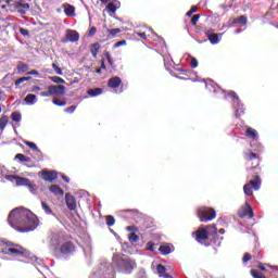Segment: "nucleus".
Here are the masks:
<instances>
[{
    "mask_svg": "<svg viewBox=\"0 0 278 278\" xmlns=\"http://www.w3.org/2000/svg\"><path fill=\"white\" fill-rule=\"evenodd\" d=\"M8 223L10 227L20 231V233L34 231L38 228V225H40L38 216L25 207H16L12 210L9 214Z\"/></svg>",
    "mask_w": 278,
    "mask_h": 278,
    "instance_id": "nucleus-1",
    "label": "nucleus"
},
{
    "mask_svg": "<svg viewBox=\"0 0 278 278\" xmlns=\"http://www.w3.org/2000/svg\"><path fill=\"white\" fill-rule=\"evenodd\" d=\"M136 268H138L136 260L123 253H114L112 263L106 261L100 263V270L102 273L106 271V275H109L108 278H114V273L116 271L122 273V275H131Z\"/></svg>",
    "mask_w": 278,
    "mask_h": 278,
    "instance_id": "nucleus-2",
    "label": "nucleus"
},
{
    "mask_svg": "<svg viewBox=\"0 0 278 278\" xmlns=\"http://www.w3.org/2000/svg\"><path fill=\"white\" fill-rule=\"evenodd\" d=\"M205 88L210 91L213 90L215 94H223L224 99H231L236 118H240V116L244 114V104L240 102V98L236 91H229L228 93H225V90H223L218 85L214 83H205Z\"/></svg>",
    "mask_w": 278,
    "mask_h": 278,
    "instance_id": "nucleus-3",
    "label": "nucleus"
},
{
    "mask_svg": "<svg viewBox=\"0 0 278 278\" xmlns=\"http://www.w3.org/2000/svg\"><path fill=\"white\" fill-rule=\"evenodd\" d=\"M50 249L51 251L59 250L63 257H71V255L75 253V244H73V242L67 241L60 245V241L55 238L51 239Z\"/></svg>",
    "mask_w": 278,
    "mask_h": 278,
    "instance_id": "nucleus-4",
    "label": "nucleus"
},
{
    "mask_svg": "<svg viewBox=\"0 0 278 278\" xmlns=\"http://www.w3.org/2000/svg\"><path fill=\"white\" fill-rule=\"evenodd\" d=\"M2 242H4V244L7 245V248L1 249L2 255H11L13 257H18V255H26L27 253V250H25L23 247L14 242L8 240H3Z\"/></svg>",
    "mask_w": 278,
    "mask_h": 278,
    "instance_id": "nucleus-5",
    "label": "nucleus"
},
{
    "mask_svg": "<svg viewBox=\"0 0 278 278\" xmlns=\"http://www.w3.org/2000/svg\"><path fill=\"white\" fill-rule=\"evenodd\" d=\"M217 229L215 225L205 226L199 228L195 232H193V236H195L197 242L200 244H203L205 240L210 239V236H216Z\"/></svg>",
    "mask_w": 278,
    "mask_h": 278,
    "instance_id": "nucleus-6",
    "label": "nucleus"
},
{
    "mask_svg": "<svg viewBox=\"0 0 278 278\" xmlns=\"http://www.w3.org/2000/svg\"><path fill=\"white\" fill-rule=\"evenodd\" d=\"M198 216L201 223H210L216 218V211L212 207L202 206L198 210Z\"/></svg>",
    "mask_w": 278,
    "mask_h": 278,
    "instance_id": "nucleus-7",
    "label": "nucleus"
},
{
    "mask_svg": "<svg viewBox=\"0 0 278 278\" xmlns=\"http://www.w3.org/2000/svg\"><path fill=\"white\" fill-rule=\"evenodd\" d=\"M47 90H50L52 97H63V94H66V86L64 85H50Z\"/></svg>",
    "mask_w": 278,
    "mask_h": 278,
    "instance_id": "nucleus-8",
    "label": "nucleus"
},
{
    "mask_svg": "<svg viewBox=\"0 0 278 278\" xmlns=\"http://www.w3.org/2000/svg\"><path fill=\"white\" fill-rule=\"evenodd\" d=\"M238 216L239 218H244L245 216H249V218H253V216H255L253 207H251V204H249V202H245V206H242L239 210Z\"/></svg>",
    "mask_w": 278,
    "mask_h": 278,
    "instance_id": "nucleus-9",
    "label": "nucleus"
},
{
    "mask_svg": "<svg viewBox=\"0 0 278 278\" xmlns=\"http://www.w3.org/2000/svg\"><path fill=\"white\" fill-rule=\"evenodd\" d=\"M224 34L225 33H220V34L212 33V30L205 31V35L207 36L211 45H218V42H220V40H223Z\"/></svg>",
    "mask_w": 278,
    "mask_h": 278,
    "instance_id": "nucleus-10",
    "label": "nucleus"
},
{
    "mask_svg": "<svg viewBox=\"0 0 278 278\" xmlns=\"http://www.w3.org/2000/svg\"><path fill=\"white\" fill-rule=\"evenodd\" d=\"M39 175H41L43 181H49L50 184H53V181L58 179V173L55 172H49L45 169L42 172H39Z\"/></svg>",
    "mask_w": 278,
    "mask_h": 278,
    "instance_id": "nucleus-11",
    "label": "nucleus"
},
{
    "mask_svg": "<svg viewBox=\"0 0 278 278\" xmlns=\"http://www.w3.org/2000/svg\"><path fill=\"white\" fill-rule=\"evenodd\" d=\"M65 203L71 212H75L77 210V200L71 193L65 194Z\"/></svg>",
    "mask_w": 278,
    "mask_h": 278,
    "instance_id": "nucleus-12",
    "label": "nucleus"
},
{
    "mask_svg": "<svg viewBox=\"0 0 278 278\" xmlns=\"http://www.w3.org/2000/svg\"><path fill=\"white\" fill-rule=\"evenodd\" d=\"M79 40V33L77 30L67 29L65 34V39L63 42H77Z\"/></svg>",
    "mask_w": 278,
    "mask_h": 278,
    "instance_id": "nucleus-13",
    "label": "nucleus"
},
{
    "mask_svg": "<svg viewBox=\"0 0 278 278\" xmlns=\"http://www.w3.org/2000/svg\"><path fill=\"white\" fill-rule=\"evenodd\" d=\"M119 8H121V2L118 0H112L106 5V10L108 12H110V16H112V14H116V10H118Z\"/></svg>",
    "mask_w": 278,
    "mask_h": 278,
    "instance_id": "nucleus-14",
    "label": "nucleus"
},
{
    "mask_svg": "<svg viewBox=\"0 0 278 278\" xmlns=\"http://www.w3.org/2000/svg\"><path fill=\"white\" fill-rule=\"evenodd\" d=\"M15 10H18L20 14H25L27 12V10H29V3H23V2H18L15 1L13 3Z\"/></svg>",
    "mask_w": 278,
    "mask_h": 278,
    "instance_id": "nucleus-15",
    "label": "nucleus"
},
{
    "mask_svg": "<svg viewBox=\"0 0 278 278\" xmlns=\"http://www.w3.org/2000/svg\"><path fill=\"white\" fill-rule=\"evenodd\" d=\"M245 136L248 138H252L254 140V142H257V140H260V134L257 132V130H255L254 128H251L249 126L247 127Z\"/></svg>",
    "mask_w": 278,
    "mask_h": 278,
    "instance_id": "nucleus-16",
    "label": "nucleus"
},
{
    "mask_svg": "<svg viewBox=\"0 0 278 278\" xmlns=\"http://www.w3.org/2000/svg\"><path fill=\"white\" fill-rule=\"evenodd\" d=\"M62 8L64 10V13L66 16L75 17V7L68 3L62 4Z\"/></svg>",
    "mask_w": 278,
    "mask_h": 278,
    "instance_id": "nucleus-17",
    "label": "nucleus"
},
{
    "mask_svg": "<svg viewBox=\"0 0 278 278\" xmlns=\"http://www.w3.org/2000/svg\"><path fill=\"white\" fill-rule=\"evenodd\" d=\"M123 84V80L118 76L111 77L108 81L109 88H118Z\"/></svg>",
    "mask_w": 278,
    "mask_h": 278,
    "instance_id": "nucleus-18",
    "label": "nucleus"
},
{
    "mask_svg": "<svg viewBox=\"0 0 278 278\" xmlns=\"http://www.w3.org/2000/svg\"><path fill=\"white\" fill-rule=\"evenodd\" d=\"M24 102L26 105H36V103H38V97H36L34 93H28L24 98Z\"/></svg>",
    "mask_w": 278,
    "mask_h": 278,
    "instance_id": "nucleus-19",
    "label": "nucleus"
},
{
    "mask_svg": "<svg viewBox=\"0 0 278 278\" xmlns=\"http://www.w3.org/2000/svg\"><path fill=\"white\" fill-rule=\"evenodd\" d=\"M41 208L43 210L45 214H47V216H53L54 218H58V215L53 213V210H51V206H49L47 202L41 201Z\"/></svg>",
    "mask_w": 278,
    "mask_h": 278,
    "instance_id": "nucleus-20",
    "label": "nucleus"
},
{
    "mask_svg": "<svg viewBox=\"0 0 278 278\" xmlns=\"http://www.w3.org/2000/svg\"><path fill=\"white\" fill-rule=\"evenodd\" d=\"M174 250L175 249L173 248L172 244H165L159 248V251L162 255H170V253H173Z\"/></svg>",
    "mask_w": 278,
    "mask_h": 278,
    "instance_id": "nucleus-21",
    "label": "nucleus"
},
{
    "mask_svg": "<svg viewBox=\"0 0 278 278\" xmlns=\"http://www.w3.org/2000/svg\"><path fill=\"white\" fill-rule=\"evenodd\" d=\"M248 23H249V18L247 17V15H241L232 20V25H241V27L247 25Z\"/></svg>",
    "mask_w": 278,
    "mask_h": 278,
    "instance_id": "nucleus-22",
    "label": "nucleus"
},
{
    "mask_svg": "<svg viewBox=\"0 0 278 278\" xmlns=\"http://www.w3.org/2000/svg\"><path fill=\"white\" fill-rule=\"evenodd\" d=\"M29 192L34 194V197H40L38 193V185L31 182V180L28 182L27 187Z\"/></svg>",
    "mask_w": 278,
    "mask_h": 278,
    "instance_id": "nucleus-23",
    "label": "nucleus"
},
{
    "mask_svg": "<svg viewBox=\"0 0 278 278\" xmlns=\"http://www.w3.org/2000/svg\"><path fill=\"white\" fill-rule=\"evenodd\" d=\"M50 192H52V194H55L56 197L64 195V190H62V188H60V186H56V185H52L50 187Z\"/></svg>",
    "mask_w": 278,
    "mask_h": 278,
    "instance_id": "nucleus-24",
    "label": "nucleus"
},
{
    "mask_svg": "<svg viewBox=\"0 0 278 278\" xmlns=\"http://www.w3.org/2000/svg\"><path fill=\"white\" fill-rule=\"evenodd\" d=\"M250 185L253 190H260V188H262V179L260 178V176H256L255 180H250Z\"/></svg>",
    "mask_w": 278,
    "mask_h": 278,
    "instance_id": "nucleus-25",
    "label": "nucleus"
},
{
    "mask_svg": "<svg viewBox=\"0 0 278 278\" xmlns=\"http://www.w3.org/2000/svg\"><path fill=\"white\" fill-rule=\"evenodd\" d=\"M99 49H101V45H99V42L92 43L90 46V52L93 58H97V55H99Z\"/></svg>",
    "mask_w": 278,
    "mask_h": 278,
    "instance_id": "nucleus-26",
    "label": "nucleus"
},
{
    "mask_svg": "<svg viewBox=\"0 0 278 278\" xmlns=\"http://www.w3.org/2000/svg\"><path fill=\"white\" fill-rule=\"evenodd\" d=\"M15 181H16V186H25L27 188L30 180L29 178L17 176Z\"/></svg>",
    "mask_w": 278,
    "mask_h": 278,
    "instance_id": "nucleus-27",
    "label": "nucleus"
},
{
    "mask_svg": "<svg viewBox=\"0 0 278 278\" xmlns=\"http://www.w3.org/2000/svg\"><path fill=\"white\" fill-rule=\"evenodd\" d=\"M87 94H89V97H99L100 94H103V89L101 88L89 89L87 90Z\"/></svg>",
    "mask_w": 278,
    "mask_h": 278,
    "instance_id": "nucleus-28",
    "label": "nucleus"
},
{
    "mask_svg": "<svg viewBox=\"0 0 278 278\" xmlns=\"http://www.w3.org/2000/svg\"><path fill=\"white\" fill-rule=\"evenodd\" d=\"M243 192L247 197H251L253 194V187L249 184L243 186Z\"/></svg>",
    "mask_w": 278,
    "mask_h": 278,
    "instance_id": "nucleus-29",
    "label": "nucleus"
},
{
    "mask_svg": "<svg viewBox=\"0 0 278 278\" xmlns=\"http://www.w3.org/2000/svg\"><path fill=\"white\" fill-rule=\"evenodd\" d=\"M15 160H18L20 162H31V157L26 156V155L23 154V153H17V154L15 155Z\"/></svg>",
    "mask_w": 278,
    "mask_h": 278,
    "instance_id": "nucleus-30",
    "label": "nucleus"
},
{
    "mask_svg": "<svg viewBox=\"0 0 278 278\" xmlns=\"http://www.w3.org/2000/svg\"><path fill=\"white\" fill-rule=\"evenodd\" d=\"M24 144H26V147H29V149H31V151H36L37 153H40V148H38V146H36L35 142L24 141Z\"/></svg>",
    "mask_w": 278,
    "mask_h": 278,
    "instance_id": "nucleus-31",
    "label": "nucleus"
},
{
    "mask_svg": "<svg viewBox=\"0 0 278 278\" xmlns=\"http://www.w3.org/2000/svg\"><path fill=\"white\" fill-rule=\"evenodd\" d=\"M1 10H7V8H12V0H0Z\"/></svg>",
    "mask_w": 278,
    "mask_h": 278,
    "instance_id": "nucleus-32",
    "label": "nucleus"
},
{
    "mask_svg": "<svg viewBox=\"0 0 278 278\" xmlns=\"http://www.w3.org/2000/svg\"><path fill=\"white\" fill-rule=\"evenodd\" d=\"M105 220H106L108 227H114V225L116 224V219L112 215H106Z\"/></svg>",
    "mask_w": 278,
    "mask_h": 278,
    "instance_id": "nucleus-33",
    "label": "nucleus"
},
{
    "mask_svg": "<svg viewBox=\"0 0 278 278\" xmlns=\"http://www.w3.org/2000/svg\"><path fill=\"white\" fill-rule=\"evenodd\" d=\"M52 103L54 105H58V108H64L66 105V100H60L58 98H53Z\"/></svg>",
    "mask_w": 278,
    "mask_h": 278,
    "instance_id": "nucleus-34",
    "label": "nucleus"
},
{
    "mask_svg": "<svg viewBox=\"0 0 278 278\" xmlns=\"http://www.w3.org/2000/svg\"><path fill=\"white\" fill-rule=\"evenodd\" d=\"M7 126H8V115H3L0 118V131H3V129H5Z\"/></svg>",
    "mask_w": 278,
    "mask_h": 278,
    "instance_id": "nucleus-35",
    "label": "nucleus"
},
{
    "mask_svg": "<svg viewBox=\"0 0 278 278\" xmlns=\"http://www.w3.org/2000/svg\"><path fill=\"white\" fill-rule=\"evenodd\" d=\"M28 68H29V65H27L25 63H20L17 65V73H20V74L21 73H27Z\"/></svg>",
    "mask_w": 278,
    "mask_h": 278,
    "instance_id": "nucleus-36",
    "label": "nucleus"
},
{
    "mask_svg": "<svg viewBox=\"0 0 278 278\" xmlns=\"http://www.w3.org/2000/svg\"><path fill=\"white\" fill-rule=\"evenodd\" d=\"M11 118L14 123H21V119L23 118V116L21 115L20 112H13L11 114Z\"/></svg>",
    "mask_w": 278,
    "mask_h": 278,
    "instance_id": "nucleus-37",
    "label": "nucleus"
},
{
    "mask_svg": "<svg viewBox=\"0 0 278 278\" xmlns=\"http://www.w3.org/2000/svg\"><path fill=\"white\" fill-rule=\"evenodd\" d=\"M121 28H111L108 30V34L111 38H114L117 34H121Z\"/></svg>",
    "mask_w": 278,
    "mask_h": 278,
    "instance_id": "nucleus-38",
    "label": "nucleus"
},
{
    "mask_svg": "<svg viewBox=\"0 0 278 278\" xmlns=\"http://www.w3.org/2000/svg\"><path fill=\"white\" fill-rule=\"evenodd\" d=\"M50 79L54 84H66V80H64V78H62L60 76H51Z\"/></svg>",
    "mask_w": 278,
    "mask_h": 278,
    "instance_id": "nucleus-39",
    "label": "nucleus"
},
{
    "mask_svg": "<svg viewBox=\"0 0 278 278\" xmlns=\"http://www.w3.org/2000/svg\"><path fill=\"white\" fill-rule=\"evenodd\" d=\"M128 240L129 242H138V240H140V237L135 232H131L128 235Z\"/></svg>",
    "mask_w": 278,
    "mask_h": 278,
    "instance_id": "nucleus-40",
    "label": "nucleus"
},
{
    "mask_svg": "<svg viewBox=\"0 0 278 278\" xmlns=\"http://www.w3.org/2000/svg\"><path fill=\"white\" fill-rule=\"evenodd\" d=\"M30 79H31L30 76L21 77L17 80H15V86H21V84H23L24 81H29Z\"/></svg>",
    "mask_w": 278,
    "mask_h": 278,
    "instance_id": "nucleus-41",
    "label": "nucleus"
},
{
    "mask_svg": "<svg viewBox=\"0 0 278 278\" xmlns=\"http://www.w3.org/2000/svg\"><path fill=\"white\" fill-rule=\"evenodd\" d=\"M52 68L56 73V75H64V72H62V68L58 66V64L52 63Z\"/></svg>",
    "mask_w": 278,
    "mask_h": 278,
    "instance_id": "nucleus-42",
    "label": "nucleus"
},
{
    "mask_svg": "<svg viewBox=\"0 0 278 278\" xmlns=\"http://www.w3.org/2000/svg\"><path fill=\"white\" fill-rule=\"evenodd\" d=\"M244 157H245V160H250V161H252V160H257V154H256V153H253V152H251V153H245V154H244Z\"/></svg>",
    "mask_w": 278,
    "mask_h": 278,
    "instance_id": "nucleus-43",
    "label": "nucleus"
},
{
    "mask_svg": "<svg viewBox=\"0 0 278 278\" xmlns=\"http://www.w3.org/2000/svg\"><path fill=\"white\" fill-rule=\"evenodd\" d=\"M156 270H157L159 275H164V273H166V267L162 264H159L156 266Z\"/></svg>",
    "mask_w": 278,
    "mask_h": 278,
    "instance_id": "nucleus-44",
    "label": "nucleus"
},
{
    "mask_svg": "<svg viewBox=\"0 0 278 278\" xmlns=\"http://www.w3.org/2000/svg\"><path fill=\"white\" fill-rule=\"evenodd\" d=\"M77 110L76 105H71L64 110L66 114H73Z\"/></svg>",
    "mask_w": 278,
    "mask_h": 278,
    "instance_id": "nucleus-45",
    "label": "nucleus"
},
{
    "mask_svg": "<svg viewBox=\"0 0 278 278\" xmlns=\"http://www.w3.org/2000/svg\"><path fill=\"white\" fill-rule=\"evenodd\" d=\"M146 249H147V251L155 252V243H153L151 241L148 242Z\"/></svg>",
    "mask_w": 278,
    "mask_h": 278,
    "instance_id": "nucleus-46",
    "label": "nucleus"
},
{
    "mask_svg": "<svg viewBox=\"0 0 278 278\" xmlns=\"http://www.w3.org/2000/svg\"><path fill=\"white\" fill-rule=\"evenodd\" d=\"M251 275L253 278H266L264 276L260 275V271L255 270V269H251Z\"/></svg>",
    "mask_w": 278,
    "mask_h": 278,
    "instance_id": "nucleus-47",
    "label": "nucleus"
},
{
    "mask_svg": "<svg viewBox=\"0 0 278 278\" xmlns=\"http://www.w3.org/2000/svg\"><path fill=\"white\" fill-rule=\"evenodd\" d=\"M104 58L108 60V62L111 66H112V64H114V61L112 60V54H110V52H105Z\"/></svg>",
    "mask_w": 278,
    "mask_h": 278,
    "instance_id": "nucleus-48",
    "label": "nucleus"
},
{
    "mask_svg": "<svg viewBox=\"0 0 278 278\" xmlns=\"http://www.w3.org/2000/svg\"><path fill=\"white\" fill-rule=\"evenodd\" d=\"M137 278H147V273L144 271V269H139V271L137 273Z\"/></svg>",
    "mask_w": 278,
    "mask_h": 278,
    "instance_id": "nucleus-49",
    "label": "nucleus"
},
{
    "mask_svg": "<svg viewBox=\"0 0 278 278\" xmlns=\"http://www.w3.org/2000/svg\"><path fill=\"white\" fill-rule=\"evenodd\" d=\"M199 18H201V15L199 14L193 15L191 18V24L197 25V23H199Z\"/></svg>",
    "mask_w": 278,
    "mask_h": 278,
    "instance_id": "nucleus-50",
    "label": "nucleus"
},
{
    "mask_svg": "<svg viewBox=\"0 0 278 278\" xmlns=\"http://www.w3.org/2000/svg\"><path fill=\"white\" fill-rule=\"evenodd\" d=\"M191 68H197V66H199V61L197 60V58H192L191 59Z\"/></svg>",
    "mask_w": 278,
    "mask_h": 278,
    "instance_id": "nucleus-51",
    "label": "nucleus"
},
{
    "mask_svg": "<svg viewBox=\"0 0 278 278\" xmlns=\"http://www.w3.org/2000/svg\"><path fill=\"white\" fill-rule=\"evenodd\" d=\"M125 45H127V41L126 40H122V41L115 42L114 43V48L118 49V47H125Z\"/></svg>",
    "mask_w": 278,
    "mask_h": 278,
    "instance_id": "nucleus-52",
    "label": "nucleus"
},
{
    "mask_svg": "<svg viewBox=\"0 0 278 278\" xmlns=\"http://www.w3.org/2000/svg\"><path fill=\"white\" fill-rule=\"evenodd\" d=\"M17 176L16 175H5L4 179H7L8 181H16Z\"/></svg>",
    "mask_w": 278,
    "mask_h": 278,
    "instance_id": "nucleus-53",
    "label": "nucleus"
},
{
    "mask_svg": "<svg viewBox=\"0 0 278 278\" xmlns=\"http://www.w3.org/2000/svg\"><path fill=\"white\" fill-rule=\"evenodd\" d=\"M250 260H251V254L244 253L242 258L243 264H247V262H250Z\"/></svg>",
    "mask_w": 278,
    "mask_h": 278,
    "instance_id": "nucleus-54",
    "label": "nucleus"
},
{
    "mask_svg": "<svg viewBox=\"0 0 278 278\" xmlns=\"http://www.w3.org/2000/svg\"><path fill=\"white\" fill-rule=\"evenodd\" d=\"M197 12V7H191V9L187 12V16H192Z\"/></svg>",
    "mask_w": 278,
    "mask_h": 278,
    "instance_id": "nucleus-55",
    "label": "nucleus"
},
{
    "mask_svg": "<svg viewBox=\"0 0 278 278\" xmlns=\"http://www.w3.org/2000/svg\"><path fill=\"white\" fill-rule=\"evenodd\" d=\"M20 34L22 36H29V30L25 29V28H20Z\"/></svg>",
    "mask_w": 278,
    "mask_h": 278,
    "instance_id": "nucleus-56",
    "label": "nucleus"
},
{
    "mask_svg": "<svg viewBox=\"0 0 278 278\" xmlns=\"http://www.w3.org/2000/svg\"><path fill=\"white\" fill-rule=\"evenodd\" d=\"M3 170H5V167L0 169V181H5V175H3Z\"/></svg>",
    "mask_w": 278,
    "mask_h": 278,
    "instance_id": "nucleus-57",
    "label": "nucleus"
},
{
    "mask_svg": "<svg viewBox=\"0 0 278 278\" xmlns=\"http://www.w3.org/2000/svg\"><path fill=\"white\" fill-rule=\"evenodd\" d=\"M40 96H41V97H52L51 90L42 91V92L40 93Z\"/></svg>",
    "mask_w": 278,
    "mask_h": 278,
    "instance_id": "nucleus-58",
    "label": "nucleus"
},
{
    "mask_svg": "<svg viewBox=\"0 0 278 278\" xmlns=\"http://www.w3.org/2000/svg\"><path fill=\"white\" fill-rule=\"evenodd\" d=\"M62 179L65 184H71V178L67 177L66 175L62 174Z\"/></svg>",
    "mask_w": 278,
    "mask_h": 278,
    "instance_id": "nucleus-59",
    "label": "nucleus"
},
{
    "mask_svg": "<svg viewBox=\"0 0 278 278\" xmlns=\"http://www.w3.org/2000/svg\"><path fill=\"white\" fill-rule=\"evenodd\" d=\"M94 34H97V27H91L89 29V36H94Z\"/></svg>",
    "mask_w": 278,
    "mask_h": 278,
    "instance_id": "nucleus-60",
    "label": "nucleus"
},
{
    "mask_svg": "<svg viewBox=\"0 0 278 278\" xmlns=\"http://www.w3.org/2000/svg\"><path fill=\"white\" fill-rule=\"evenodd\" d=\"M127 231H138V228L136 226H128L126 228Z\"/></svg>",
    "mask_w": 278,
    "mask_h": 278,
    "instance_id": "nucleus-61",
    "label": "nucleus"
},
{
    "mask_svg": "<svg viewBox=\"0 0 278 278\" xmlns=\"http://www.w3.org/2000/svg\"><path fill=\"white\" fill-rule=\"evenodd\" d=\"M273 14H275V11H268V12L265 14V18H270V16H273Z\"/></svg>",
    "mask_w": 278,
    "mask_h": 278,
    "instance_id": "nucleus-62",
    "label": "nucleus"
},
{
    "mask_svg": "<svg viewBox=\"0 0 278 278\" xmlns=\"http://www.w3.org/2000/svg\"><path fill=\"white\" fill-rule=\"evenodd\" d=\"M138 36L143 40H147V33H138Z\"/></svg>",
    "mask_w": 278,
    "mask_h": 278,
    "instance_id": "nucleus-63",
    "label": "nucleus"
},
{
    "mask_svg": "<svg viewBox=\"0 0 278 278\" xmlns=\"http://www.w3.org/2000/svg\"><path fill=\"white\" fill-rule=\"evenodd\" d=\"M27 75H39V73H38V71L33 70V71L28 72Z\"/></svg>",
    "mask_w": 278,
    "mask_h": 278,
    "instance_id": "nucleus-64",
    "label": "nucleus"
}]
</instances>
